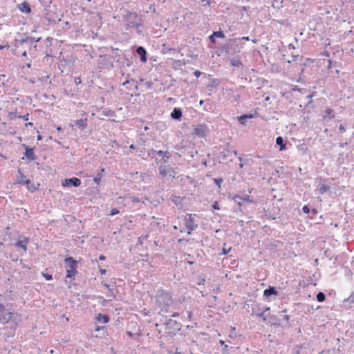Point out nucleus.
<instances>
[{"mask_svg":"<svg viewBox=\"0 0 354 354\" xmlns=\"http://www.w3.org/2000/svg\"><path fill=\"white\" fill-rule=\"evenodd\" d=\"M188 263H189V264H192V263H193V262H192V261H188Z\"/></svg>","mask_w":354,"mask_h":354,"instance_id":"55","label":"nucleus"},{"mask_svg":"<svg viewBox=\"0 0 354 354\" xmlns=\"http://www.w3.org/2000/svg\"><path fill=\"white\" fill-rule=\"evenodd\" d=\"M3 46L0 45V50L3 49Z\"/></svg>","mask_w":354,"mask_h":354,"instance_id":"54","label":"nucleus"},{"mask_svg":"<svg viewBox=\"0 0 354 354\" xmlns=\"http://www.w3.org/2000/svg\"><path fill=\"white\" fill-rule=\"evenodd\" d=\"M102 114L104 116H114L115 115V112L112 110H104L102 111Z\"/></svg>","mask_w":354,"mask_h":354,"instance_id":"18","label":"nucleus"},{"mask_svg":"<svg viewBox=\"0 0 354 354\" xmlns=\"http://www.w3.org/2000/svg\"><path fill=\"white\" fill-rule=\"evenodd\" d=\"M326 299V297H325V295L322 292H319L317 295V299L319 302H322L325 300Z\"/></svg>","mask_w":354,"mask_h":354,"instance_id":"19","label":"nucleus"},{"mask_svg":"<svg viewBox=\"0 0 354 354\" xmlns=\"http://www.w3.org/2000/svg\"><path fill=\"white\" fill-rule=\"evenodd\" d=\"M99 259H100V261H104V260L105 259V257H104V255H100V256L99 257Z\"/></svg>","mask_w":354,"mask_h":354,"instance_id":"41","label":"nucleus"},{"mask_svg":"<svg viewBox=\"0 0 354 354\" xmlns=\"http://www.w3.org/2000/svg\"><path fill=\"white\" fill-rule=\"evenodd\" d=\"M339 131L342 132V133H344L346 131V129L345 127L342 125V124H340L339 127Z\"/></svg>","mask_w":354,"mask_h":354,"instance_id":"31","label":"nucleus"},{"mask_svg":"<svg viewBox=\"0 0 354 354\" xmlns=\"http://www.w3.org/2000/svg\"><path fill=\"white\" fill-rule=\"evenodd\" d=\"M100 272L102 274H104L106 273V270L105 269H100Z\"/></svg>","mask_w":354,"mask_h":354,"instance_id":"42","label":"nucleus"},{"mask_svg":"<svg viewBox=\"0 0 354 354\" xmlns=\"http://www.w3.org/2000/svg\"><path fill=\"white\" fill-rule=\"evenodd\" d=\"M194 221L192 218L191 214H189V218H186V221H185V227H186V229L187 230L188 234H190L192 232V231L194 230Z\"/></svg>","mask_w":354,"mask_h":354,"instance_id":"9","label":"nucleus"},{"mask_svg":"<svg viewBox=\"0 0 354 354\" xmlns=\"http://www.w3.org/2000/svg\"><path fill=\"white\" fill-rule=\"evenodd\" d=\"M243 39L246 40V41H248L250 39L249 37H243Z\"/></svg>","mask_w":354,"mask_h":354,"instance_id":"44","label":"nucleus"},{"mask_svg":"<svg viewBox=\"0 0 354 354\" xmlns=\"http://www.w3.org/2000/svg\"><path fill=\"white\" fill-rule=\"evenodd\" d=\"M22 147L25 149V156L28 160H34L35 156L33 151V149L28 148V147L23 144Z\"/></svg>","mask_w":354,"mask_h":354,"instance_id":"6","label":"nucleus"},{"mask_svg":"<svg viewBox=\"0 0 354 354\" xmlns=\"http://www.w3.org/2000/svg\"><path fill=\"white\" fill-rule=\"evenodd\" d=\"M110 320L109 317L107 315H102L101 313H98L95 317V323L97 324V327L95 328V331L98 332L104 328V326H100V324H106Z\"/></svg>","mask_w":354,"mask_h":354,"instance_id":"3","label":"nucleus"},{"mask_svg":"<svg viewBox=\"0 0 354 354\" xmlns=\"http://www.w3.org/2000/svg\"><path fill=\"white\" fill-rule=\"evenodd\" d=\"M207 126L199 124L194 127V134L200 137H205L207 132Z\"/></svg>","mask_w":354,"mask_h":354,"instance_id":"4","label":"nucleus"},{"mask_svg":"<svg viewBox=\"0 0 354 354\" xmlns=\"http://www.w3.org/2000/svg\"><path fill=\"white\" fill-rule=\"evenodd\" d=\"M29 241H30L29 238L24 237L23 240L18 241L15 243V247L21 248L23 249L24 252H26V251H27V245L28 244Z\"/></svg>","mask_w":354,"mask_h":354,"instance_id":"7","label":"nucleus"},{"mask_svg":"<svg viewBox=\"0 0 354 354\" xmlns=\"http://www.w3.org/2000/svg\"><path fill=\"white\" fill-rule=\"evenodd\" d=\"M209 39L211 40V41H212L213 44H215V43H216V41H215V39H214V36L213 35V34L209 37Z\"/></svg>","mask_w":354,"mask_h":354,"instance_id":"35","label":"nucleus"},{"mask_svg":"<svg viewBox=\"0 0 354 354\" xmlns=\"http://www.w3.org/2000/svg\"><path fill=\"white\" fill-rule=\"evenodd\" d=\"M62 184V186L64 187L68 186L71 185L75 187H79L81 185V180L76 177H73L71 178L65 179Z\"/></svg>","mask_w":354,"mask_h":354,"instance_id":"5","label":"nucleus"},{"mask_svg":"<svg viewBox=\"0 0 354 354\" xmlns=\"http://www.w3.org/2000/svg\"><path fill=\"white\" fill-rule=\"evenodd\" d=\"M81 83L80 78H78V80H77L76 84Z\"/></svg>","mask_w":354,"mask_h":354,"instance_id":"49","label":"nucleus"},{"mask_svg":"<svg viewBox=\"0 0 354 354\" xmlns=\"http://www.w3.org/2000/svg\"><path fill=\"white\" fill-rule=\"evenodd\" d=\"M302 209H303V212H304V213H306V214H308V213H309V212H310V209H309V208H308V207L307 205H304V206L303 207Z\"/></svg>","mask_w":354,"mask_h":354,"instance_id":"29","label":"nucleus"},{"mask_svg":"<svg viewBox=\"0 0 354 354\" xmlns=\"http://www.w3.org/2000/svg\"><path fill=\"white\" fill-rule=\"evenodd\" d=\"M277 145L280 146V150L283 151L286 149V144L283 143V139L282 137L279 136L276 139Z\"/></svg>","mask_w":354,"mask_h":354,"instance_id":"15","label":"nucleus"},{"mask_svg":"<svg viewBox=\"0 0 354 354\" xmlns=\"http://www.w3.org/2000/svg\"><path fill=\"white\" fill-rule=\"evenodd\" d=\"M28 126H33V123L31 122L26 123L25 127H28Z\"/></svg>","mask_w":354,"mask_h":354,"instance_id":"39","label":"nucleus"},{"mask_svg":"<svg viewBox=\"0 0 354 354\" xmlns=\"http://www.w3.org/2000/svg\"><path fill=\"white\" fill-rule=\"evenodd\" d=\"M64 261L68 263L66 266V274L65 281L68 284V287L71 288V284L75 280V276L77 273V268L78 263L73 257L66 258Z\"/></svg>","mask_w":354,"mask_h":354,"instance_id":"1","label":"nucleus"},{"mask_svg":"<svg viewBox=\"0 0 354 354\" xmlns=\"http://www.w3.org/2000/svg\"><path fill=\"white\" fill-rule=\"evenodd\" d=\"M328 190V187L325 185H322L319 188V191H320L321 194H323Z\"/></svg>","mask_w":354,"mask_h":354,"instance_id":"23","label":"nucleus"},{"mask_svg":"<svg viewBox=\"0 0 354 354\" xmlns=\"http://www.w3.org/2000/svg\"><path fill=\"white\" fill-rule=\"evenodd\" d=\"M241 199H242L243 201H247V202H252V200L250 199V197L249 196H247L245 198H241L239 197Z\"/></svg>","mask_w":354,"mask_h":354,"instance_id":"33","label":"nucleus"},{"mask_svg":"<svg viewBox=\"0 0 354 354\" xmlns=\"http://www.w3.org/2000/svg\"><path fill=\"white\" fill-rule=\"evenodd\" d=\"M214 181L218 185V187L220 188L221 187V183L223 182V179L222 178H214Z\"/></svg>","mask_w":354,"mask_h":354,"instance_id":"24","label":"nucleus"},{"mask_svg":"<svg viewBox=\"0 0 354 354\" xmlns=\"http://www.w3.org/2000/svg\"><path fill=\"white\" fill-rule=\"evenodd\" d=\"M349 299H351V301L352 302H354V294H352V295L350 296Z\"/></svg>","mask_w":354,"mask_h":354,"instance_id":"40","label":"nucleus"},{"mask_svg":"<svg viewBox=\"0 0 354 354\" xmlns=\"http://www.w3.org/2000/svg\"><path fill=\"white\" fill-rule=\"evenodd\" d=\"M326 112V115H324L323 118L324 119H326V118H335V115L333 114V110L330 108H327L325 111Z\"/></svg>","mask_w":354,"mask_h":354,"instance_id":"14","label":"nucleus"},{"mask_svg":"<svg viewBox=\"0 0 354 354\" xmlns=\"http://www.w3.org/2000/svg\"><path fill=\"white\" fill-rule=\"evenodd\" d=\"M203 100H201L200 101V104L201 105V104H203Z\"/></svg>","mask_w":354,"mask_h":354,"instance_id":"53","label":"nucleus"},{"mask_svg":"<svg viewBox=\"0 0 354 354\" xmlns=\"http://www.w3.org/2000/svg\"><path fill=\"white\" fill-rule=\"evenodd\" d=\"M158 153L159 155H162V154L163 153V151H161V150H160V151L158 152Z\"/></svg>","mask_w":354,"mask_h":354,"instance_id":"46","label":"nucleus"},{"mask_svg":"<svg viewBox=\"0 0 354 354\" xmlns=\"http://www.w3.org/2000/svg\"><path fill=\"white\" fill-rule=\"evenodd\" d=\"M220 344L221 345H223V353L227 354V347H228V346L225 344V342L223 340H220Z\"/></svg>","mask_w":354,"mask_h":354,"instance_id":"22","label":"nucleus"},{"mask_svg":"<svg viewBox=\"0 0 354 354\" xmlns=\"http://www.w3.org/2000/svg\"><path fill=\"white\" fill-rule=\"evenodd\" d=\"M8 117L10 120L12 119H14L15 118V115L12 113V112H10L9 114H8Z\"/></svg>","mask_w":354,"mask_h":354,"instance_id":"32","label":"nucleus"},{"mask_svg":"<svg viewBox=\"0 0 354 354\" xmlns=\"http://www.w3.org/2000/svg\"><path fill=\"white\" fill-rule=\"evenodd\" d=\"M182 115V111L179 108H174L173 111L171 113V117L174 120H180Z\"/></svg>","mask_w":354,"mask_h":354,"instance_id":"11","label":"nucleus"},{"mask_svg":"<svg viewBox=\"0 0 354 354\" xmlns=\"http://www.w3.org/2000/svg\"><path fill=\"white\" fill-rule=\"evenodd\" d=\"M277 294L278 292L274 287H269V288H267L263 291V295L266 297H269L271 295H277Z\"/></svg>","mask_w":354,"mask_h":354,"instance_id":"13","label":"nucleus"},{"mask_svg":"<svg viewBox=\"0 0 354 354\" xmlns=\"http://www.w3.org/2000/svg\"><path fill=\"white\" fill-rule=\"evenodd\" d=\"M136 53L140 56V59L142 62H146L147 61V57H146V50L145 49L143 48V47H138L137 49H136Z\"/></svg>","mask_w":354,"mask_h":354,"instance_id":"12","label":"nucleus"},{"mask_svg":"<svg viewBox=\"0 0 354 354\" xmlns=\"http://www.w3.org/2000/svg\"><path fill=\"white\" fill-rule=\"evenodd\" d=\"M119 212H119V210H118V209H117L116 208H113V209H111V213H110V214H109V215H111V216H114V215H115V214H118Z\"/></svg>","mask_w":354,"mask_h":354,"instance_id":"25","label":"nucleus"},{"mask_svg":"<svg viewBox=\"0 0 354 354\" xmlns=\"http://www.w3.org/2000/svg\"><path fill=\"white\" fill-rule=\"evenodd\" d=\"M43 276L45 277L46 280H51L53 278L52 275L49 274L43 273Z\"/></svg>","mask_w":354,"mask_h":354,"instance_id":"27","label":"nucleus"},{"mask_svg":"<svg viewBox=\"0 0 354 354\" xmlns=\"http://www.w3.org/2000/svg\"><path fill=\"white\" fill-rule=\"evenodd\" d=\"M19 118H22L24 120L27 121L29 119V114L27 113L26 115H24L22 116H19Z\"/></svg>","mask_w":354,"mask_h":354,"instance_id":"28","label":"nucleus"},{"mask_svg":"<svg viewBox=\"0 0 354 354\" xmlns=\"http://www.w3.org/2000/svg\"><path fill=\"white\" fill-rule=\"evenodd\" d=\"M37 140H41V136L40 135L37 136Z\"/></svg>","mask_w":354,"mask_h":354,"instance_id":"45","label":"nucleus"},{"mask_svg":"<svg viewBox=\"0 0 354 354\" xmlns=\"http://www.w3.org/2000/svg\"><path fill=\"white\" fill-rule=\"evenodd\" d=\"M101 176L100 175H98L97 176H95L93 179L94 182L96 183L97 184H100V181H101Z\"/></svg>","mask_w":354,"mask_h":354,"instance_id":"26","label":"nucleus"},{"mask_svg":"<svg viewBox=\"0 0 354 354\" xmlns=\"http://www.w3.org/2000/svg\"><path fill=\"white\" fill-rule=\"evenodd\" d=\"M13 315L14 314L12 312L0 315V322L3 324H8L13 318Z\"/></svg>","mask_w":354,"mask_h":354,"instance_id":"8","label":"nucleus"},{"mask_svg":"<svg viewBox=\"0 0 354 354\" xmlns=\"http://www.w3.org/2000/svg\"><path fill=\"white\" fill-rule=\"evenodd\" d=\"M81 83L80 78H78V80H77L76 84Z\"/></svg>","mask_w":354,"mask_h":354,"instance_id":"50","label":"nucleus"},{"mask_svg":"<svg viewBox=\"0 0 354 354\" xmlns=\"http://www.w3.org/2000/svg\"><path fill=\"white\" fill-rule=\"evenodd\" d=\"M21 6V10L22 12H25L26 13H30L31 12V8H30L29 4L26 1L22 3Z\"/></svg>","mask_w":354,"mask_h":354,"instance_id":"17","label":"nucleus"},{"mask_svg":"<svg viewBox=\"0 0 354 354\" xmlns=\"http://www.w3.org/2000/svg\"><path fill=\"white\" fill-rule=\"evenodd\" d=\"M213 35L216 36L217 37H219V38H224L225 37V35H224L223 32H222V31L214 32H213Z\"/></svg>","mask_w":354,"mask_h":354,"instance_id":"20","label":"nucleus"},{"mask_svg":"<svg viewBox=\"0 0 354 354\" xmlns=\"http://www.w3.org/2000/svg\"><path fill=\"white\" fill-rule=\"evenodd\" d=\"M81 83L80 78H78V80H77L76 84Z\"/></svg>","mask_w":354,"mask_h":354,"instance_id":"48","label":"nucleus"},{"mask_svg":"<svg viewBox=\"0 0 354 354\" xmlns=\"http://www.w3.org/2000/svg\"><path fill=\"white\" fill-rule=\"evenodd\" d=\"M57 131H61V130H62V128H61L60 127H58L57 128Z\"/></svg>","mask_w":354,"mask_h":354,"instance_id":"51","label":"nucleus"},{"mask_svg":"<svg viewBox=\"0 0 354 354\" xmlns=\"http://www.w3.org/2000/svg\"><path fill=\"white\" fill-rule=\"evenodd\" d=\"M159 173L162 177H169L174 179L176 176V172L174 169L167 165H160L159 167Z\"/></svg>","mask_w":354,"mask_h":354,"instance_id":"2","label":"nucleus"},{"mask_svg":"<svg viewBox=\"0 0 354 354\" xmlns=\"http://www.w3.org/2000/svg\"><path fill=\"white\" fill-rule=\"evenodd\" d=\"M148 129V127H145V130L147 131Z\"/></svg>","mask_w":354,"mask_h":354,"instance_id":"56","label":"nucleus"},{"mask_svg":"<svg viewBox=\"0 0 354 354\" xmlns=\"http://www.w3.org/2000/svg\"><path fill=\"white\" fill-rule=\"evenodd\" d=\"M76 126L81 130L85 129L88 126V119L82 118L75 121Z\"/></svg>","mask_w":354,"mask_h":354,"instance_id":"10","label":"nucleus"},{"mask_svg":"<svg viewBox=\"0 0 354 354\" xmlns=\"http://www.w3.org/2000/svg\"><path fill=\"white\" fill-rule=\"evenodd\" d=\"M127 335L129 337H133V334L131 331H127Z\"/></svg>","mask_w":354,"mask_h":354,"instance_id":"38","label":"nucleus"},{"mask_svg":"<svg viewBox=\"0 0 354 354\" xmlns=\"http://www.w3.org/2000/svg\"><path fill=\"white\" fill-rule=\"evenodd\" d=\"M330 64H331V61H329V66H330Z\"/></svg>","mask_w":354,"mask_h":354,"instance_id":"58","label":"nucleus"},{"mask_svg":"<svg viewBox=\"0 0 354 354\" xmlns=\"http://www.w3.org/2000/svg\"><path fill=\"white\" fill-rule=\"evenodd\" d=\"M25 176L19 171V176L17 177V182L20 184H27L30 183V180H24Z\"/></svg>","mask_w":354,"mask_h":354,"instance_id":"16","label":"nucleus"},{"mask_svg":"<svg viewBox=\"0 0 354 354\" xmlns=\"http://www.w3.org/2000/svg\"><path fill=\"white\" fill-rule=\"evenodd\" d=\"M201 75V73L199 71H196L194 72V75L196 77H199Z\"/></svg>","mask_w":354,"mask_h":354,"instance_id":"34","label":"nucleus"},{"mask_svg":"<svg viewBox=\"0 0 354 354\" xmlns=\"http://www.w3.org/2000/svg\"><path fill=\"white\" fill-rule=\"evenodd\" d=\"M131 147V149H133V145H131V147Z\"/></svg>","mask_w":354,"mask_h":354,"instance_id":"57","label":"nucleus"},{"mask_svg":"<svg viewBox=\"0 0 354 354\" xmlns=\"http://www.w3.org/2000/svg\"><path fill=\"white\" fill-rule=\"evenodd\" d=\"M26 66H27L28 68H30V66H31V64H30V63L27 64H26Z\"/></svg>","mask_w":354,"mask_h":354,"instance_id":"47","label":"nucleus"},{"mask_svg":"<svg viewBox=\"0 0 354 354\" xmlns=\"http://www.w3.org/2000/svg\"><path fill=\"white\" fill-rule=\"evenodd\" d=\"M232 64L233 66H239V64H241V62L239 61H234L232 62Z\"/></svg>","mask_w":354,"mask_h":354,"instance_id":"36","label":"nucleus"},{"mask_svg":"<svg viewBox=\"0 0 354 354\" xmlns=\"http://www.w3.org/2000/svg\"><path fill=\"white\" fill-rule=\"evenodd\" d=\"M230 250V249H229L228 250H227L225 248H223V254H228L229 251Z\"/></svg>","mask_w":354,"mask_h":354,"instance_id":"37","label":"nucleus"},{"mask_svg":"<svg viewBox=\"0 0 354 354\" xmlns=\"http://www.w3.org/2000/svg\"><path fill=\"white\" fill-rule=\"evenodd\" d=\"M161 294H162V295L166 296V297L169 296V294H168L167 292H164V290H162V291H161Z\"/></svg>","mask_w":354,"mask_h":354,"instance_id":"43","label":"nucleus"},{"mask_svg":"<svg viewBox=\"0 0 354 354\" xmlns=\"http://www.w3.org/2000/svg\"><path fill=\"white\" fill-rule=\"evenodd\" d=\"M22 55H23V56H26V51L24 52Z\"/></svg>","mask_w":354,"mask_h":354,"instance_id":"52","label":"nucleus"},{"mask_svg":"<svg viewBox=\"0 0 354 354\" xmlns=\"http://www.w3.org/2000/svg\"><path fill=\"white\" fill-rule=\"evenodd\" d=\"M252 118V115H241L240 118H239V121L241 122V123L243 124L244 123V120L246 119V118Z\"/></svg>","mask_w":354,"mask_h":354,"instance_id":"21","label":"nucleus"},{"mask_svg":"<svg viewBox=\"0 0 354 354\" xmlns=\"http://www.w3.org/2000/svg\"><path fill=\"white\" fill-rule=\"evenodd\" d=\"M212 207L214 209H219V205H218V203L217 201L214 202V204L212 205Z\"/></svg>","mask_w":354,"mask_h":354,"instance_id":"30","label":"nucleus"}]
</instances>
